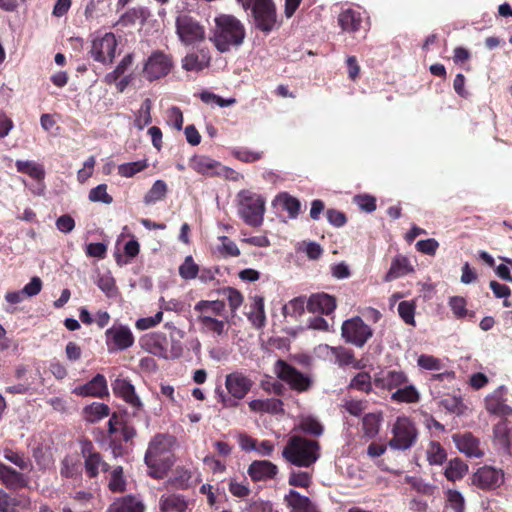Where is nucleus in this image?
<instances>
[{"mask_svg":"<svg viewBox=\"0 0 512 512\" xmlns=\"http://www.w3.org/2000/svg\"><path fill=\"white\" fill-rule=\"evenodd\" d=\"M214 23L210 40L219 52L226 53L243 44L246 30L235 16L221 14L215 17Z\"/></svg>","mask_w":512,"mask_h":512,"instance_id":"nucleus-1","label":"nucleus"},{"mask_svg":"<svg viewBox=\"0 0 512 512\" xmlns=\"http://www.w3.org/2000/svg\"><path fill=\"white\" fill-rule=\"evenodd\" d=\"M320 455L319 443L300 435L290 436L282 450L283 459L300 468L312 467Z\"/></svg>","mask_w":512,"mask_h":512,"instance_id":"nucleus-2","label":"nucleus"},{"mask_svg":"<svg viewBox=\"0 0 512 512\" xmlns=\"http://www.w3.org/2000/svg\"><path fill=\"white\" fill-rule=\"evenodd\" d=\"M172 438L165 435H157L150 442L145 454V463L150 469L149 474L161 479L173 465L171 452Z\"/></svg>","mask_w":512,"mask_h":512,"instance_id":"nucleus-3","label":"nucleus"},{"mask_svg":"<svg viewBox=\"0 0 512 512\" xmlns=\"http://www.w3.org/2000/svg\"><path fill=\"white\" fill-rule=\"evenodd\" d=\"M225 389L216 388L215 393L218 403L223 408H236L251 391L254 382L242 371H233L225 376Z\"/></svg>","mask_w":512,"mask_h":512,"instance_id":"nucleus-4","label":"nucleus"},{"mask_svg":"<svg viewBox=\"0 0 512 512\" xmlns=\"http://www.w3.org/2000/svg\"><path fill=\"white\" fill-rule=\"evenodd\" d=\"M391 435L388 446L398 451L410 449L418 439V431L414 422L406 416L396 418L391 427Z\"/></svg>","mask_w":512,"mask_h":512,"instance_id":"nucleus-5","label":"nucleus"},{"mask_svg":"<svg viewBox=\"0 0 512 512\" xmlns=\"http://www.w3.org/2000/svg\"><path fill=\"white\" fill-rule=\"evenodd\" d=\"M245 9H250L255 25L265 33L271 32L277 24L276 10L272 0H237Z\"/></svg>","mask_w":512,"mask_h":512,"instance_id":"nucleus-6","label":"nucleus"},{"mask_svg":"<svg viewBox=\"0 0 512 512\" xmlns=\"http://www.w3.org/2000/svg\"><path fill=\"white\" fill-rule=\"evenodd\" d=\"M238 212L244 222L250 226H260L264 219L265 200L261 195L250 191L239 193Z\"/></svg>","mask_w":512,"mask_h":512,"instance_id":"nucleus-7","label":"nucleus"},{"mask_svg":"<svg viewBox=\"0 0 512 512\" xmlns=\"http://www.w3.org/2000/svg\"><path fill=\"white\" fill-rule=\"evenodd\" d=\"M176 34L184 45H191L205 39V27L188 13H181L176 18Z\"/></svg>","mask_w":512,"mask_h":512,"instance_id":"nucleus-8","label":"nucleus"},{"mask_svg":"<svg viewBox=\"0 0 512 512\" xmlns=\"http://www.w3.org/2000/svg\"><path fill=\"white\" fill-rule=\"evenodd\" d=\"M174 66L173 58L161 50L153 51L144 62L143 75L148 81L167 76Z\"/></svg>","mask_w":512,"mask_h":512,"instance_id":"nucleus-9","label":"nucleus"},{"mask_svg":"<svg viewBox=\"0 0 512 512\" xmlns=\"http://www.w3.org/2000/svg\"><path fill=\"white\" fill-rule=\"evenodd\" d=\"M274 373L279 379L289 384L291 389L299 392L307 391L312 385V380L309 376L299 372L283 360L276 361Z\"/></svg>","mask_w":512,"mask_h":512,"instance_id":"nucleus-10","label":"nucleus"},{"mask_svg":"<svg viewBox=\"0 0 512 512\" xmlns=\"http://www.w3.org/2000/svg\"><path fill=\"white\" fill-rule=\"evenodd\" d=\"M341 330L345 341L357 347H363L373 335L372 329L360 317L344 321Z\"/></svg>","mask_w":512,"mask_h":512,"instance_id":"nucleus-11","label":"nucleus"},{"mask_svg":"<svg viewBox=\"0 0 512 512\" xmlns=\"http://www.w3.org/2000/svg\"><path fill=\"white\" fill-rule=\"evenodd\" d=\"M134 335L128 326L114 324L105 332V344L110 353L123 351L134 344Z\"/></svg>","mask_w":512,"mask_h":512,"instance_id":"nucleus-12","label":"nucleus"},{"mask_svg":"<svg viewBox=\"0 0 512 512\" xmlns=\"http://www.w3.org/2000/svg\"><path fill=\"white\" fill-rule=\"evenodd\" d=\"M117 40L113 33H105L92 41V57L101 63H111L115 58Z\"/></svg>","mask_w":512,"mask_h":512,"instance_id":"nucleus-13","label":"nucleus"},{"mask_svg":"<svg viewBox=\"0 0 512 512\" xmlns=\"http://www.w3.org/2000/svg\"><path fill=\"white\" fill-rule=\"evenodd\" d=\"M507 388L504 385L499 386L485 398V407L490 414L500 417H506L512 414V408L507 404Z\"/></svg>","mask_w":512,"mask_h":512,"instance_id":"nucleus-14","label":"nucleus"},{"mask_svg":"<svg viewBox=\"0 0 512 512\" xmlns=\"http://www.w3.org/2000/svg\"><path fill=\"white\" fill-rule=\"evenodd\" d=\"M408 383V377L401 370H382L374 377V385L377 388L386 389L388 391L397 390L402 385Z\"/></svg>","mask_w":512,"mask_h":512,"instance_id":"nucleus-15","label":"nucleus"},{"mask_svg":"<svg viewBox=\"0 0 512 512\" xmlns=\"http://www.w3.org/2000/svg\"><path fill=\"white\" fill-rule=\"evenodd\" d=\"M504 475L502 470L491 466L479 468L473 475V483L482 489H491L501 485Z\"/></svg>","mask_w":512,"mask_h":512,"instance_id":"nucleus-16","label":"nucleus"},{"mask_svg":"<svg viewBox=\"0 0 512 512\" xmlns=\"http://www.w3.org/2000/svg\"><path fill=\"white\" fill-rule=\"evenodd\" d=\"M112 389L115 395L121 397L133 409V414L136 415L142 408V403L136 395L134 386L126 379L117 378L112 383Z\"/></svg>","mask_w":512,"mask_h":512,"instance_id":"nucleus-17","label":"nucleus"},{"mask_svg":"<svg viewBox=\"0 0 512 512\" xmlns=\"http://www.w3.org/2000/svg\"><path fill=\"white\" fill-rule=\"evenodd\" d=\"M72 393L82 397H98L103 398L109 394L107 381L102 374H97L89 382L77 386Z\"/></svg>","mask_w":512,"mask_h":512,"instance_id":"nucleus-18","label":"nucleus"},{"mask_svg":"<svg viewBox=\"0 0 512 512\" xmlns=\"http://www.w3.org/2000/svg\"><path fill=\"white\" fill-rule=\"evenodd\" d=\"M247 473L254 482L268 481L278 474V467L268 460H255L249 465Z\"/></svg>","mask_w":512,"mask_h":512,"instance_id":"nucleus-19","label":"nucleus"},{"mask_svg":"<svg viewBox=\"0 0 512 512\" xmlns=\"http://www.w3.org/2000/svg\"><path fill=\"white\" fill-rule=\"evenodd\" d=\"M452 440L457 449L468 457L479 458L483 456V452L479 446V440L471 433L454 434Z\"/></svg>","mask_w":512,"mask_h":512,"instance_id":"nucleus-20","label":"nucleus"},{"mask_svg":"<svg viewBox=\"0 0 512 512\" xmlns=\"http://www.w3.org/2000/svg\"><path fill=\"white\" fill-rule=\"evenodd\" d=\"M284 502L291 512H320L317 506L306 496L290 489L284 496Z\"/></svg>","mask_w":512,"mask_h":512,"instance_id":"nucleus-21","label":"nucleus"},{"mask_svg":"<svg viewBox=\"0 0 512 512\" xmlns=\"http://www.w3.org/2000/svg\"><path fill=\"white\" fill-rule=\"evenodd\" d=\"M211 56L208 50L200 49L187 54L182 59V68L186 71L200 72L210 65Z\"/></svg>","mask_w":512,"mask_h":512,"instance_id":"nucleus-22","label":"nucleus"},{"mask_svg":"<svg viewBox=\"0 0 512 512\" xmlns=\"http://www.w3.org/2000/svg\"><path fill=\"white\" fill-rule=\"evenodd\" d=\"M307 308L313 313L329 315L336 308V299L326 293L313 294L308 299Z\"/></svg>","mask_w":512,"mask_h":512,"instance_id":"nucleus-23","label":"nucleus"},{"mask_svg":"<svg viewBox=\"0 0 512 512\" xmlns=\"http://www.w3.org/2000/svg\"><path fill=\"white\" fill-rule=\"evenodd\" d=\"M197 321L200 325L201 332L217 338H224L227 336V321L210 316L201 317L200 319H197Z\"/></svg>","mask_w":512,"mask_h":512,"instance_id":"nucleus-24","label":"nucleus"},{"mask_svg":"<svg viewBox=\"0 0 512 512\" xmlns=\"http://www.w3.org/2000/svg\"><path fill=\"white\" fill-rule=\"evenodd\" d=\"M250 411L254 413H268L272 415L284 412L283 402L276 398L253 399L248 403Z\"/></svg>","mask_w":512,"mask_h":512,"instance_id":"nucleus-25","label":"nucleus"},{"mask_svg":"<svg viewBox=\"0 0 512 512\" xmlns=\"http://www.w3.org/2000/svg\"><path fill=\"white\" fill-rule=\"evenodd\" d=\"M494 443L504 453L512 455V430L505 421H501L494 427Z\"/></svg>","mask_w":512,"mask_h":512,"instance_id":"nucleus-26","label":"nucleus"},{"mask_svg":"<svg viewBox=\"0 0 512 512\" xmlns=\"http://www.w3.org/2000/svg\"><path fill=\"white\" fill-rule=\"evenodd\" d=\"M0 480L9 489L25 487L27 481L23 474L0 462Z\"/></svg>","mask_w":512,"mask_h":512,"instance_id":"nucleus-27","label":"nucleus"},{"mask_svg":"<svg viewBox=\"0 0 512 512\" xmlns=\"http://www.w3.org/2000/svg\"><path fill=\"white\" fill-rule=\"evenodd\" d=\"M145 506L134 496H125L115 500L106 512H144Z\"/></svg>","mask_w":512,"mask_h":512,"instance_id":"nucleus-28","label":"nucleus"},{"mask_svg":"<svg viewBox=\"0 0 512 512\" xmlns=\"http://www.w3.org/2000/svg\"><path fill=\"white\" fill-rule=\"evenodd\" d=\"M190 167L199 174L216 176L220 163L204 155L194 156L190 159Z\"/></svg>","mask_w":512,"mask_h":512,"instance_id":"nucleus-29","label":"nucleus"},{"mask_svg":"<svg viewBox=\"0 0 512 512\" xmlns=\"http://www.w3.org/2000/svg\"><path fill=\"white\" fill-rule=\"evenodd\" d=\"M413 272V267L406 256L398 255L391 263L390 269L385 275V281L389 282Z\"/></svg>","mask_w":512,"mask_h":512,"instance_id":"nucleus-30","label":"nucleus"},{"mask_svg":"<svg viewBox=\"0 0 512 512\" xmlns=\"http://www.w3.org/2000/svg\"><path fill=\"white\" fill-rule=\"evenodd\" d=\"M194 311L198 313L197 319L204 316L217 317L224 313L225 303L220 300H201L194 306Z\"/></svg>","mask_w":512,"mask_h":512,"instance_id":"nucleus-31","label":"nucleus"},{"mask_svg":"<svg viewBox=\"0 0 512 512\" xmlns=\"http://www.w3.org/2000/svg\"><path fill=\"white\" fill-rule=\"evenodd\" d=\"M159 508L161 512H184L187 501L180 494H164L160 497Z\"/></svg>","mask_w":512,"mask_h":512,"instance_id":"nucleus-32","label":"nucleus"},{"mask_svg":"<svg viewBox=\"0 0 512 512\" xmlns=\"http://www.w3.org/2000/svg\"><path fill=\"white\" fill-rule=\"evenodd\" d=\"M110 414L108 405L99 402H93L83 408L82 415L85 421L96 423Z\"/></svg>","mask_w":512,"mask_h":512,"instance_id":"nucleus-33","label":"nucleus"},{"mask_svg":"<svg viewBox=\"0 0 512 512\" xmlns=\"http://www.w3.org/2000/svg\"><path fill=\"white\" fill-rule=\"evenodd\" d=\"M391 398L396 402L416 403L419 401L420 395L416 387L408 382L394 391Z\"/></svg>","mask_w":512,"mask_h":512,"instance_id":"nucleus-34","label":"nucleus"},{"mask_svg":"<svg viewBox=\"0 0 512 512\" xmlns=\"http://www.w3.org/2000/svg\"><path fill=\"white\" fill-rule=\"evenodd\" d=\"M468 472V465L461 459L455 458L448 462L444 475L452 482L461 480Z\"/></svg>","mask_w":512,"mask_h":512,"instance_id":"nucleus-35","label":"nucleus"},{"mask_svg":"<svg viewBox=\"0 0 512 512\" xmlns=\"http://www.w3.org/2000/svg\"><path fill=\"white\" fill-rule=\"evenodd\" d=\"M425 453L426 459L430 465L440 466L447 459L446 450L437 441H430Z\"/></svg>","mask_w":512,"mask_h":512,"instance_id":"nucleus-36","label":"nucleus"},{"mask_svg":"<svg viewBox=\"0 0 512 512\" xmlns=\"http://www.w3.org/2000/svg\"><path fill=\"white\" fill-rule=\"evenodd\" d=\"M362 18L359 12L348 9L343 11L338 18V22L343 30L353 32L359 29Z\"/></svg>","mask_w":512,"mask_h":512,"instance_id":"nucleus-37","label":"nucleus"},{"mask_svg":"<svg viewBox=\"0 0 512 512\" xmlns=\"http://www.w3.org/2000/svg\"><path fill=\"white\" fill-rule=\"evenodd\" d=\"M249 320L258 328L265 325L266 316L264 311V299L261 296H255L251 305V311L248 314Z\"/></svg>","mask_w":512,"mask_h":512,"instance_id":"nucleus-38","label":"nucleus"},{"mask_svg":"<svg viewBox=\"0 0 512 512\" xmlns=\"http://www.w3.org/2000/svg\"><path fill=\"white\" fill-rule=\"evenodd\" d=\"M151 109L152 101L146 98L135 113L134 124L139 130H142L152 122Z\"/></svg>","mask_w":512,"mask_h":512,"instance_id":"nucleus-39","label":"nucleus"},{"mask_svg":"<svg viewBox=\"0 0 512 512\" xmlns=\"http://www.w3.org/2000/svg\"><path fill=\"white\" fill-rule=\"evenodd\" d=\"M167 191V184L163 180H156L144 196L145 204L151 205L164 199Z\"/></svg>","mask_w":512,"mask_h":512,"instance_id":"nucleus-40","label":"nucleus"},{"mask_svg":"<svg viewBox=\"0 0 512 512\" xmlns=\"http://www.w3.org/2000/svg\"><path fill=\"white\" fill-rule=\"evenodd\" d=\"M15 165L18 172L28 174L33 179L41 180L44 178L45 172L40 164L28 160H17Z\"/></svg>","mask_w":512,"mask_h":512,"instance_id":"nucleus-41","label":"nucleus"},{"mask_svg":"<svg viewBox=\"0 0 512 512\" xmlns=\"http://www.w3.org/2000/svg\"><path fill=\"white\" fill-rule=\"evenodd\" d=\"M319 352H325L327 355L330 354L331 356L335 357L336 362L339 365H348L353 360L352 353L342 347H329L328 345L319 346L318 347Z\"/></svg>","mask_w":512,"mask_h":512,"instance_id":"nucleus-42","label":"nucleus"},{"mask_svg":"<svg viewBox=\"0 0 512 512\" xmlns=\"http://www.w3.org/2000/svg\"><path fill=\"white\" fill-rule=\"evenodd\" d=\"M218 241L219 244L216 247V251L219 256L228 258L238 257L240 255V249L237 244L227 236H219Z\"/></svg>","mask_w":512,"mask_h":512,"instance_id":"nucleus-43","label":"nucleus"},{"mask_svg":"<svg viewBox=\"0 0 512 512\" xmlns=\"http://www.w3.org/2000/svg\"><path fill=\"white\" fill-rule=\"evenodd\" d=\"M275 204L286 210L291 218H295L300 210V202L287 193H280L275 199Z\"/></svg>","mask_w":512,"mask_h":512,"instance_id":"nucleus-44","label":"nucleus"},{"mask_svg":"<svg viewBox=\"0 0 512 512\" xmlns=\"http://www.w3.org/2000/svg\"><path fill=\"white\" fill-rule=\"evenodd\" d=\"M381 415L377 413H368L363 417L362 426L364 434L369 437H375L380 428Z\"/></svg>","mask_w":512,"mask_h":512,"instance_id":"nucleus-45","label":"nucleus"},{"mask_svg":"<svg viewBox=\"0 0 512 512\" xmlns=\"http://www.w3.org/2000/svg\"><path fill=\"white\" fill-rule=\"evenodd\" d=\"M85 469L91 477H94L99 471H107L108 465L102 461L98 453H89L85 459Z\"/></svg>","mask_w":512,"mask_h":512,"instance_id":"nucleus-46","label":"nucleus"},{"mask_svg":"<svg viewBox=\"0 0 512 512\" xmlns=\"http://www.w3.org/2000/svg\"><path fill=\"white\" fill-rule=\"evenodd\" d=\"M148 167L146 159L124 163L118 166V174L125 178H131Z\"/></svg>","mask_w":512,"mask_h":512,"instance_id":"nucleus-47","label":"nucleus"},{"mask_svg":"<svg viewBox=\"0 0 512 512\" xmlns=\"http://www.w3.org/2000/svg\"><path fill=\"white\" fill-rule=\"evenodd\" d=\"M298 427L302 432L313 436H320L324 431L322 424L310 416L302 417L299 421Z\"/></svg>","mask_w":512,"mask_h":512,"instance_id":"nucleus-48","label":"nucleus"},{"mask_svg":"<svg viewBox=\"0 0 512 512\" xmlns=\"http://www.w3.org/2000/svg\"><path fill=\"white\" fill-rule=\"evenodd\" d=\"M312 483V474L308 471L291 470L288 484L294 487L308 488Z\"/></svg>","mask_w":512,"mask_h":512,"instance_id":"nucleus-49","label":"nucleus"},{"mask_svg":"<svg viewBox=\"0 0 512 512\" xmlns=\"http://www.w3.org/2000/svg\"><path fill=\"white\" fill-rule=\"evenodd\" d=\"M19 505L26 507L29 505V500H18L16 498L11 497L4 490L0 489V512H15L13 507Z\"/></svg>","mask_w":512,"mask_h":512,"instance_id":"nucleus-50","label":"nucleus"},{"mask_svg":"<svg viewBox=\"0 0 512 512\" xmlns=\"http://www.w3.org/2000/svg\"><path fill=\"white\" fill-rule=\"evenodd\" d=\"M199 272L198 265L194 262L192 256H187L179 267V274L185 280L195 279Z\"/></svg>","mask_w":512,"mask_h":512,"instance_id":"nucleus-51","label":"nucleus"},{"mask_svg":"<svg viewBox=\"0 0 512 512\" xmlns=\"http://www.w3.org/2000/svg\"><path fill=\"white\" fill-rule=\"evenodd\" d=\"M448 305L452 310L454 316L458 319L464 318L469 315V312L466 308V300L460 296H453L449 298ZM473 314L471 313L470 316Z\"/></svg>","mask_w":512,"mask_h":512,"instance_id":"nucleus-52","label":"nucleus"},{"mask_svg":"<svg viewBox=\"0 0 512 512\" xmlns=\"http://www.w3.org/2000/svg\"><path fill=\"white\" fill-rule=\"evenodd\" d=\"M133 57L131 54L126 55L120 63L117 65L114 71L108 73L105 77L106 82L114 83L116 82L120 76H122L125 71L132 65Z\"/></svg>","mask_w":512,"mask_h":512,"instance_id":"nucleus-53","label":"nucleus"},{"mask_svg":"<svg viewBox=\"0 0 512 512\" xmlns=\"http://www.w3.org/2000/svg\"><path fill=\"white\" fill-rule=\"evenodd\" d=\"M88 198L92 202H101L104 204H111L113 202L112 196L107 193L106 184H100L92 188L89 192Z\"/></svg>","mask_w":512,"mask_h":512,"instance_id":"nucleus-54","label":"nucleus"},{"mask_svg":"<svg viewBox=\"0 0 512 512\" xmlns=\"http://www.w3.org/2000/svg\"><path fill=\"white\" fill-rule=\"evenodd\" d=\"M417 364L421 369L438 371L443 368V362L432 355L422 354L417 359Z\"/></svg>","mask_w":512,"mask_h":512,"instance_id":"nucleus-55","label":"nucleus"},{"mask_svg":"<svg viewBox=\"0 0 512 512\" xmlns=\"http://www.w3.org/2000/svg\"><path fill=\"white\" fill-rule=\"evenodd\" d=\"M305 309V299L302 297H297L290 300L283 307V314L285 316L297 317L304 312Z\"/></svg>","mask_w":512,"mask_h":512,"instance_id":"nucleus-56","label":"nucleus"},{"mask_svg":"<svg viewBox=\"0 0 512 512\" xmlns=\"http://www.w3.org/2000/svg\"><path fill=\"white\" fill-rule=\"evenodd\" d=\"M251 445L246 446L243 445V449L245 450H255L261 456L269 457L274 452V444L268 440L261 441L259 444L254 439H247Z\"/></svg>","mask_w":512,"mask_h":512,"instance_id":"nucleus-57","label":"nucleus"},{"mask_svg":"<svg viewBox=\"0 0 512 512\" xmlns=\"http://www.w3.org/2000/svg\"><path fill=\"white\" fill-rule=\"evenodd\" d=\"M350 387L362 392H369L372 388L371 376L367 372H359L351 380Z\"/></svg>","mask_w":512,"mask_h":512,"instance_id":"nucleus-58","label":"nucleus"},{"mask_svg":"<svg viewBox=\"0 0 512 512\" xmlns=\"http://www.w3.org/2000/svg\"><path fill=\"white\" fill-rule=\"evenodd\" d=\"M440 406L443 407L446 411L458 415H461L464 412L463 402L461 398L456 396H448L446 398H443L440 401Z\"/></svg>","mask_w":512,"mask_h":512,"instance_id":"nucleus-59","label":"nucleus"},{"mask_svg":"<svg viewBox=\"0 0 512 512\" xmlns=\"http://www.w3.org/2000/svg\"><path fill=\"white\" fill-rule=\"evenodd\" d=\"M398 313L402 320L409 325H415V305L410 301H402L398 305Z\"/></svg>","mask_w":512,"mask_h":512,"instance_id":"nucleus-60","label":"nucleus"},{"mask_svg":"<svg viewBox=\"0 0 512 512\" xmlns=\"http://www.w3.org/2000/svg\"><path fill=\"white\" fill-rule=\"evenodd\" d=\"M163 320V311H158L154 316L150 317H143L136 321L135 327L140 330H148L150 328H153L157 326L161 321Z\"/></svg>","mask_w":512,"mask_h":512,"instance_id":"nucleus-61","label":"nucleus"},{"mask_svg":"<svg viewBox=\"0 0 512 512\" xmlns=\"http://www.w3.org/2000/svg\"><path fill=\"white\" fill-rule=\"evenodd\" d=\"M405 481H406V483H408L413 489H415L419 493L430 495L434 491V486H432L431 484L425 482L421 478L407 476L405 478Z\"/></svg>","mask_w":512,"mask_h":512,"instance_id":"nucleus-62","label":"nucleus"},{"mask_svg":"<svg viewBox=\"0 0 512 512\" xmlns=\"http://www.w3.org/2000/svg\"><path fill=\"white\" fill-rule=\"evenodd\" d=\"M447 501L454 512H463L465 501L462 494L457 490H448Z\"/></svg>","mask_w":512,"mask_h":512,"instance_id":"nucleus-63","label":"nucleus"},{"mask_svg":"<svg viewBox=\"0 0 512 512\" xmlns=\"http://www.w3.org/2000/svg\"><path fill=\"white\" fill-rule=\"evenodd\" d=\"M246 512H277L273 508V504L270 501L255 500L250 502L246 509Z\"/></svg>","mask_w":512,"mask_h":512,"instance_id":"nucleus-64","label":"nucleus"}]
</instances>
